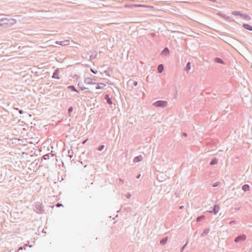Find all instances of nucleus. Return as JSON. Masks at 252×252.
Returning <instances> with one entry per match:
<instances>
[{
  "mask_svg": "<svg viewBox=\"0 0 252 252\" xmlns=\"http://www.w3.org/2000/svg\"><path fill=\"white\" fill-rule=\"evenodd\" d=\"M104 148V146L103 145H100L98 148H97V150L99 151H101L103 150Z\"/></svg>",
  "mask_w": 252,
  "mask_h": 252,
  "instance_id": "nucleus-30",
  "label": "nucleus"
},
{
  "mask_svg": "<svg viewBox=\"0 0 252 252\" xmlns=\"http://www.w3.org/2000/svg\"><path fill=\"white\" fill-rule=\"evenodd\" d=\"M242 189L244 192L249 191L250 189V186L248 184H245L242 186Z\"/></svg>",
  "mask_w": 252,
  "mask_h": 252,
  "instance_id": "nucleus-13",
  "label": "nucleus"
},
{
  "mask_svg": "<svg viewBox=\"0 0 252 252\" xmlns=\"http://www.w3.org/2000/svg\"><path fill=\"white\" fill-rule=\"evenodd\" d=\"M143 158L141 155H139L138 156L135 157L133 160L134 162H138L141 161L143 159Z\"/></svg>",
  "mask_w": 252,
  "mask_h": 252,
  "instance_id": "nucleus-8",
  "label": "nucleus"
},
{
  "mask_svg": "<svg viewBox=\"0 0 252 252\" xmlns=\"http://www.w3.org/2000/svg\"><path fill=\"white\" fill-rule=\"evenodd\" d=\"M91 92L89 91H88L86 93H90Z\"/></svg>",
  "mask_w": 252,
  "mask_h": 252,
  "instance_id": "nucleus-47",
  "label": "nucleus"
},
{
  "mask_svg": "<svg viewBox=\"0 0 252 252\" xmlns=\"http://www.w3.org/2000/svg\"><path fill=\"white\" fill-rule=\"evenodd\" d=\"M87 140L86 139V140H85L83 141V142H82V143H83V144H85Z\"/></svg>",
  "mask_w": 252,
  "mask_h": 252,
  "instance_id": "nucleus-44",
  "label": "nucleus"
},
{
  "mask_svg": "<svg viewBox=\"0 0 252 252\" xmlns=\"http://www.w3.org/2000/svg\"><path fill=\"white\" fill-rule=\"evenodd\" d=\"M49 154H47L42 157V158H41V160L42 161L43 160H46L47 159H49Z\"/></svg>",
  "mask_w": 252,
  "mask_h": 252,
  "instance_id": "nucleus-24",
  "label": "nucleus"
},
{
  "mask_svg": "<svg viewBox=\"0 0 252 252\" xmlns=\"http://www.w3.org/2000/svg\"><path fill=\"white\" fill-rule=\"evenodd\" d=\"M16 110H19V113L20 114H22L24 113V111L22 110H19L18 108H16Z\"/></svg>",
  "mask_w": 252,
  "mask_h": 252,
  "instance_id": "nucleus-38",
  "label": "nucleus"
},
{
  "mask_svg": "<svg viewBox=\"0 0 252 252\" xmlns=\"http://www.w3.org/2000/svg\"><path fill=\"white\" fill-rule=\"evenodd\" d=\"M78 87L81 89L82 91L85 90L86 89H88V88L84 87L83 85V84L81 82L78 83Z\"/></svg>",
  "mask_w": 252,
  "mask_h": 252,
  "instance_id": "nucleus-23",
  "label": "nucleus"
},
{
  "mask_svg": "<svg viewBox=\"0 0 252 252\" xmlns=\"http://www.w3.org/2000/svg\"><path fill=\"white\" fill-rule=\"evenodd\" d=\"M187 245V242L186 243V244H185L181 249V252H182L183 251V250H184V249L185 248L186 245Z\"/></svg>",
  "mask_w": 252,
  "mask_h": 252,
  "instance_id": "nucleus-35",
  "label": "nucleus"
},
{
  "mask_svg": "<svg viewBox=\"0 0 252 252\" xmlns=\"http://www.w3.org/2000/svg\"><path fill=\"white\" fill-rule=\"evenodd\" d=\"M211 208L212 209V210L211 211V213H213L215 215L218 213L220 210L219 206L217 204L215 205L213 207H212Z\"/></svg>",
  "mask_w": 252,
  "mask_h": 252,
  "instance_id": "nucleus-6",
  "label": "nucleus"
},
{
  "mask_svg": "<svg viewBox=\"0 0 252 252\" xmlns=\"http://www.w3.org/2000/svg\"><path fill=\"white\" fill-rule=\"evenodd\" d=\"M105 86H106V85L105 84L101 83L97 84V85L95 87V89L96 90L102 89Z\"/></svg>",
  "mask_w": 252,
  "mask_h": 252,
  "instance_id": "nucleus-16",
  "label": "nucleus"
},
{
  "mask_svg": "<svg viewBox=\"0 0 252 252\" xmlns=\"http://www.w3.org/2000/svg\"><path fill=\"white\" fill-rule=\"evenodd\" d=\"M164 69V66L162 64H160L158 65V73H161Z\"/></svg>",
  "mask_w": 252,
  "mask_h": 252,
  "instance_id": "nucleus-15",
  "label": "nucleus"
},
{
  "mask_svg": "<svg viewBox=\"0 0 252 252\" xmlns=\"http://www.w3.org/2000/svg\"><path fill=\"white\" fill-rule=\"evenodd\" d=\"M183 207H184L183 206H180V209H182Z\"/></svg>",
  "mask_w": 252,
  "mask_h": 252,
  "instance_id": "nucleus-45",
  "label": "nucleus"
},
{
  "mask_svg": "<svg viewBox=\"0 0 252 252\" xmlns=\"http://www.w3.org/2000/svg\"><path fill=\"white\" fill-rule=\"evenodd\" d=\"M105 99L106 100L107 103L108 104H112V101L111 98L109 97V94H106L104 97Z\"/></svg>",
  "mask_w": 252,
  "mask_h": 252,
  "instance_id": "nucleus-11",
  "label": "nucleus"
},
{
  "mask_svg": "<svg viewBox=\"0 0 252 252\" xmlns=\"http://www.w3.org/2000/svg\"><path fill=\"white\" fill-rule=\"evenodd\" d=\"M141 177V174H138L137 176H136V178L137 179H139Z\"/></svg>",
  "mask_w": 252,
  "mask_h": 252,
  "instance_id": "nucleus-42",
  "label": "nucleus"
},
{
  "mask_svg": "<svg viewBox=\"0 0 252 252\" xmlns=\"http://www.w3.org/2000/svg\"><path fill=\"white\" fill-rule=\"evenodd\" d=\"M220 183L219 182H216L212 185V187L214 188L217 187L220 185Z\"/></svg>",
  "mask_w": 252,
  "mask_h": 252,
  "instance_id": "nucleus-32",
  "label": "nucleus"
},
{
  "mask_svg": "<svg viewBox=\"0 0 252 252\" xmlns=\"http://www.w3.org/2000/svg\"><path fill=\"white\" fill-rule=\"evenodd\" d=\"M210 231V229L208 228L205 229L201 234V236H205L207 235Z\"/></svg>",
  "mask_w": 252,
  "mask_h": 252,
  "instance_id": "nucleus-22",
  "label": "nucleus"
},
{
  "mask_svg": "<svg viewBox=\"0 0 252 252\" xmlns=\"http://www.w3.org/2000/svg\"><path fill=\"white\" fill-rule=\"evenodd\" d=\"M18 249H19V250H25L26 248L25 246H23V247L20 246V247H19L18 248Z\"/></svg>",
  "mask_w": 252,
  "mask_h": 252,
  "instance_id": "nucleus-34",
  "label": "nucleus"
},
{
  "mask_svg": "<svg viewBox=\"0 0 252 252\" xmlns=\"http://www.w3.org/2000/svg\"><path fill=\"white\" fill-rule=\"evenodd\" d=\"M243 27L245 29L247 30H248L249 31H252V26L248 24L244 23L243 25Z\"/></svg>",
  "mask_w": 252,
  "mask_h": 252,
  "instance_id": "nucleus-9",
  "label": "nucleus"
},
{
  "mask_svg": "<svg viewBox=\"0 0 252 252\" xmlns=\"http://www.w3.org/2000/svg\"><path fill=\"white\" fill-rule=\"evenodd\" d=\"M167 240H168L167 237L163 238L162 239H161L160 240V244L162 245H164L167 243Z\"/></svg>",
  "mask_w": 252,
  "mask_h": 252,
  "instance_id": "nucleus-17",
  "label": "nucleus"
},
{
  "mask_svg": "<svg viewBox=\"0 0 252 252\" xmlns=\"http://www.w3.org/2000/svg\"><path fill=\"white\" fill-rule=\"evenodd\" d=\"M97 53L96 52L93 53L90 56V60L96 58L97 56Z\"/></svg>",
  "mask_w": 252,
  "mask_h": 252,
  "instance_id": "nucleus-28",
  "label": "nucleus"
},
{
  "mask_svg": "<svg viewBox=\"0 0 252 252\" xmlns=\"http://www.w3.org/2000/svg\"><path fill=\"white\" fill-rule=\"evenodd\" d=\"M53 152L52 151L51 152V153H49V154H51V156H52V157H53V156H54V154H53Z\"/></svg>",
  "mask_w": 252,
  "mask_h": 252,
  "instance_id": "nucleus-41",
  "label": "nucleus"
},
{
  "mask_svg": "<svg viewBox=\"0 0 252 252\" xmlns=\"http://www.w3.org/2000/svg\"><path fill=\"white\" fill-rule=\"evenodd\" d=\"M191 63L190 62H189L187 63V64H186V66H185V70L188 73L189 70L191 68Z\"/></svg>",
  "mask_w": 252,
  "mask_h": 252,
  "instance_id": "nucleus-14",
  "label": "nucleus"
},
{
  "mask_svg": "<svg viewBox=\"0 0 252 252\" xmlns=\"http://www.w3.org/2000/svg\"><path fill=\"white\" fill-rule=\"evenodd\" d=\"M132 84L134 86L136 87L138 85V82L137 81H133Z\"/></svg>",
  "mask_w": 252,
  "mask_h": 252,
  "instance_id": "nucleus-36",
  "label": "nucleus"
},
{
  "mask_svg": "<svg viewBox=\"0 0 252 252\" xmlns=\"http://www.w3.org/2000/svg\"><path fill=\"white\" fill-rule=\"evenodd\" d=\"M84 83L88 85H94L97 84L94 78H87L84 80Z\"/></svg>",
  "mask_w": 252,
  "mask_h": 252,
  "instance_id": "nucleus-4",
  "label": "nucleus"
},
{
  "mask_svg": "<svg viewBox=\"0 0 252 252\" xmlns=\"http://www.w3.org/2000/svg\"><path fill=\"white\" fill-rule=\"evenodd\" d=\"M35 209L37 210V212L39 214H42L44 212L42 205L40 203L36 205Z\"/></svg>",
  "mask_w": 252,
  "mask_h": 252,
  "instance_id": "nucleus-5",
  "label": "nucleus"
},
{
  "mask_svg": "<svg viewBox=\"0 0 252 252\" xmlns=\"http://www.w3.org/2000/svg\"><path fill=\"white\" fill-rule=\"evenodd\" d=\"M183 136H184V137H187V136H188V134H187V133H186V132H183Z\"/></svg>",
  "mask_w": 252,
  "mask_h": 252,
  "instance_id": "nucleus-40",
  "label": "nucleus"
},
{
  "mask_svg": "<svg viewBox=\"0 0 252 252\" xmlns=\"http://www.w3.org/2000/svg\"><path fill=\"white\" fill-rule=\"evenodd\" d=\"M167 102L164 100H158L153 103V105L157 107L163 108L167 106Z\"/></svg>",
  "mask_w": 252,
  "mask_h": 252,
  "instance_id": "nucleus-2",
  "label": "nucleus"
},
{
  "mask_svg": "<svg viewBox=\"0 0 252 252\" xmlns=\"http://www.w3.org/2000/svg\"><path fill=\"white\" fill-rule=\"evenodd\" d=\"M73 108L72 106H70L68 108L67 114L69 117H71V113L73 111Z\"/></svg>",
  "mask_w": 252,
  "mask_h": 252,
  "instance_id": "nucleus-27",
  "label": "nucleus"
},
{
  "mask_svg": "<svg viewBox=\"0 0 252 252\" xmlns=\"http://www.w3.org/2000/svg\"><path fill=\"white\" fill-rule=\"evenodd\" d=\"M91 71L92 72H93L94 74H96L97 73V71L96 70H94V69L91 68Z\"/></svg>",
  "mask_w": 252,
  "mask_h": 252,
  "instance_id": "nucleus-33",
  "label": "nucleus"
},
{
  "mask_svg": "<svg viewBox=\"0 0 252 252\" xmlns=\"http://www.w3.org/2000/svg\"><path fill=\"white\" fill-rule=\"evenodd\" d=\"M162 54H164L165 56L168 55L169 54V50L167 47H165L162 51Z\"/></svg>",
  "mask_w": 252,
  "mask_h": 252,
  "instance_id": "nucleus-20",
  "label": "nucleus"
},
{
  "mask_svg": "<svg viewBox=\"0 0 252 252\" xmlns=\"http://www.w3.org/2000/svg\"><path fill=\"white\" fill-rule=\"evenodd\" d=\"M221 16L223 18H224V19H226V20H228L229 19V18H230V17H229V16H227V15H225V14H221Z\"/></svg>",
  "mask_w": 252,
  "mask_h": 252,
  "instance_id": "nucleus-31",
  "label": "nucleus"
},
{
  "mask_svg": "<svg viewBox=\"0 0 252 252\" xmlns=\"http://www.w3.org/2000/svg\"><path fill=\"white\" fill-rule=\"evenodd\" d=\"M67 89L69 90H70L71 91L74 92L76 91V89L75 87L73 85H70L67 86Z\"/></svg>",
  "mask_w": 252,
  "mask_h": 252,
  "instance_id": "nucleus-26",
  "label": "nucleus"
},
{
  "mask_svg": "<svg viewBox=\"0 0 252 252\" xmlns=\"http://www.w3.org/2000/svg\"><path fill=\"white\" fill-rule=\"evenodd\" d=\"M56 206L57 207H60V206H63V204H61V203H58L57 204H56Z\"/></svg>",
  "mask_w": 252,
  "mask_h": 252,
  "instance_id": "nucleus-37",
  "label": "nucleus"
},
{
  "mask_svg": "<svg viewBox=\"0 0 252 252\" xmlns=\"http://www.w3.org/2000/svg\"><path fill=\"white\" fill-rule=\"evenodd\" d=\"M232 15L234 16H239L241 17V15L242 14V12L239 11H233L231 12Z\"/></svg>",
  "mask_w": 252,
  "mask_h": 252,
  "instance_id": "nucleus-18",
  "label": "nucleus"
},
{
  "mask_svg": "<svg viewBox=\"0 0 252 252\" xmlns=\"http://www.w3.org/2000/svg\"><path fill=\"white\" fill-rule=\"evenodd\" d=\"M75 92H76V93H77L78 94H79V93H80V92H79L78 90H77V89H76V91H75Z\"/></svg>",
  "mask_w": 252,
  "mask_h": 252,
  "instance_id": "nucleus-43",
  "label": "nucleus"
},
{
  "mask_svg": "<svg viewBox=\"0 0 252 252\" xmlns=\"http://www.w3.org/2000/svg\"><path fill=\"white\" fill-rule=\"evenodd\" d=\"M218 159L216 158H213L211 159V160L210 162V165H215L218 163Z\"/></svg>",
  "mask_w": 252,
  "mask_h": 252,
  "instance_id": "nucleus-12",
  "label": "nucleus"
},
{
  "mask_svg": "<svg viewBox=\"0 0 252 252\" xmlns=\"http://www.w3.org/2000/svg\"><path fill=\"white\" fill-rule=\"evenodd\" d=\"M126 197L127 198H129L131 197V194L130 193H127L126 195Z\"/></svg>",
  "mask_w": 252,
  "mask_h": 252,
  "instance_id": "nucleus-39",
  "label": "nucleus"
},
{
  "mask_svg": "<svg viewBox=\"0 0 252 252\" xmlns=\"http://www.w3.org/2000/svg\"><path fill=\"white\" fill-rule=\"evenodd\" d=\"M24 246L26 247L27 246H28V245L27 244H24Z\"/></svg>",
  "mask_w": 252,
  "mask_h": 252,
  "instance_id": "nucleus-46",
  "label": "nucleus"
},
{
  "mask_svg": "<svg viewBox=\"0 0 252 252\" xmlns=\"http://www.w3.org/2000/svg\"><path fill=\"white\" fill-rule=\"evenodd\" d=\"M59 72L60 70L59 68L55 69L53 74L52 78L56 79H60V77H59Z\"/></svg>",
  "mask_w": 252,
  "mask_h": 252,
  "instance_id": "nucleus-7",
  "label": "nucleus"
},
{
  "mask_svg": "<svg viewBox=\"0 0 252 252\" xmlns=\"http://www.w3.org/2000/svg\"><path fill=\"white\" fill-rule=\"evenodd\" d=\"M205 219V216L204 215H201L200 216L197 217L196 219L197 221L199 222L202 220H203Z\"/></svg>",
  "mask_w": 252,
  "mask_h": 252,
  "instance_id": "nucleus-25",
  "label": "nucleus"
},
{
  "mask_svg": "<svg viewBox=\"0 0 252 252\" xmlns=\"http://www.w3.org/2000/svg\"><path fill=\"white\" fill-rule=\"evenodd\" d=\"M37 164H38V163H37V162H36V164H35V165H37Z\"/></svg>",
  "mask_w": 252,
  "mask_h": 252,
  "instance_id": "nucleus-48",
  "label": "nucleus"
},
{
  "mask_svg": "<svg viewBox=\"0 0 252 252\" xmlns=\"http://www.w3.org/2000/svg\"><path fill=\"white\" fill-rule=\"evenodd\" d=\"M67 41H56V44L60 45H64L65 44L64 43V42H67Z\"/></svg>",
  "mask_w": 252,
  "mask_h": 252,
  "instance_id": "nucleus-29",
  "label": "nucleus"
},
{
  "mask_svg": "<svg viewBox=\"0 0 252 252\" xmlns=\"http://www.w3.org/2000/svg\"><path fill=\"white\" fill-rule=\"evenodd\" d=\"M214 61L217 63L224 64V62L219 57H217V58H215Z\"/></svg>",
  "mask_w": 252,
  "mask_h": 252,
  "instance_id": "nucleus-19",
  "label": "nucleus"
},
{
  "mask_svg": "<svg viewBox=\"0 0 252 252\" xmlns=\"http://www.w3.org/2000/svg\"><path fill=\"white\" fill-rule=\"evenodd\" d=\"M16 23V20L13 18H2L0 19V28L10 27Z\"/></svg>",
  "mask_w": 252,
  "mask_h": 252,
  "instance_id": "nucleus-1",
  "label": "nucleus"
},
{
  "mask_svg": "<svg viewBox=\"0 0 252 252\" xmlns=\"http://www.w3.org/2000/svg\"><path fill=\"white\" fill-rule=\"evenodd\" d=\"M241 18L247 21L250 20L251 19L249 15L243 13H242V15H241Z\"/></svg>",
  "mask_w": 252,
  "mask_h": 252,
  "instance_id": "nucleus-10",
  "label": "nucleus"
},
{
  "mask_svg": "<svg viewBox=\"0 0 252 252\" xmlns=\"http://www.w3.org/2000/svg\"><path fill=\"white\" fill-rule=\"evenodd\" d=\"M73 151L72 149L68 150V157L69 158L70 160L73 157Z\"/></svg>",
  "mask_w": 252,
  "mask_h": 252,
  "instance_id": "nucleus-21",
  "label": "nucleus"
},
{
  "mask_svg": "<svg viewBox=\"0 0 252 252\" xmlns=\"http://www.w3.org/2000/svg\"><path fill=\"white\" fill-rule=\"evenodd\" d=\"M246 238V235L244 234H242L237 236L234 241L235 243H239L242 241H244Z\"/></svg>",
  "mask_w": 252,
  "mask_h": 252,
  "instance_id": "nucleus-3",
  "label": "nucleus"
}]
</instances>
